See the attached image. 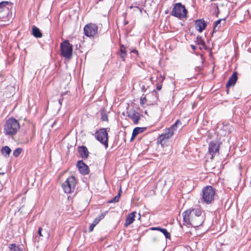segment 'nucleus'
Segmentation results:
<instances>
[{
	"label": "nucleus",
	"mask_w": 251,
	"mask_h": 251,
	"mask_svg": "<svg viewBox=\"0 0 251 251\" xmlns=\"http://www.w3.org/2000/svg\"><path fill=\"white\" fill-rule=\"evenodd\" d=\"M20 128V124L17 120L9 118L6 121L4 125V133L6 135L13 136L17 133Z\"/></svg>",
	"instance_id": "nucleus-1"
},
{
	"label": "nucleus",
	"mask_w": 251,
	"mask_h": 251,
	"mask_svg": "<svg viewBox=\"0 0 251 251\" xmlns=\"http://www.w3.org/2000/svg\"><path fill=\"white\" fill-rule=\"evenodd\" d=\"M181 125V122L179 120H177L174 124L170 127L165 129V131L158 137L157 142L163 146L166 141L174 135L175 131L177 129V126Z\"/></svg>",
	"instance_id": "nucleus-2"
},
{
	"label": "nucleus",
	"mask_w": 251,
	"mask_h": 251,
	"mask_svg": "<svg viewBox=\"0 0 251 251\" xmlns=\"http://www.w3.org/2000/svg\"><path fill=\"white\" fill-rule=\"evenodd\" d=\"M187 10L184 5L181 3H176L171 12V15L180 19L186 18L187 16Z\"/></svg>",
	"instance_id": "nucleus-3"
},
{
	"label": "nucleus",
	"mask_w": 251,
	"mask_h": 251,
	"mask_svg": "<svg viewBox=\"0 0 251 251\" xmlns=\"http://www.w3.org/2000/svg\"><path fill=\"white\" fill-rule=\"evenodd\" d=\"M215 191L211 186H207L202 190V201L206 204H210L214 199Z\"/></svg>",
	"instance_id": "nucleus-4"
},
{
	"label": "nucleus",
	"mask_w": 251,
	"mask_h": 251,
	"mask_svg": "<svg viewBox=\"0 0 251 251\" xmlns=\"http://www.w3.org/2000/svg\"><path fill=\"white\" fill-rule=\"evenodd\" d=\"M61 54L64 58L70 59L72 56L73 45L68 40L60 44Z\"/></svg>",
	"instance_id": "nucleus-5"
},
{
	"label": "nucleus",
	"mask_w": 251,
	"mask_h": 251,
	"mask_svg": "<svg viewBox=\"0 0 251 251\" xmlns=\"http://www.w3.org/2000/svg\"><path fill=\"white\" fill-rule=\"evenodd\" d=\"M95 138L100 143L104 145L105 147L107 148L108 146V136L106 128H101L99 130L96 131L94 134Z\"/></svg>",
	"instance_id": "nucleus-6"
},
{
	"label": "nucleus",
	"mask_w": 251,
	"mask_h": 251,
	"mask_svg": "<svg viewBox=\"0 0 251 251\" xmlns=\"http://www.w3.org/2000/svg\"><path fill=\"white\" fill-rule=\"evenodd\" d=\"M76 183L75 176H70L62 183V187L65 193L69 194L73 192Z\"/></svg>",
	"instance_id": "nucleus-7"
},
{
	"label": "nucleus",
	"mask_w": 251,
	"mask_h": 251,
	"mask_svg": "<svg viewBox=\"0 0 251 251\" xmlns=\"http://www.w3.org/2000/svg\"><path fill=\"white\" fill-rule=\"evenodd\" d=\"M191 210L192 221L193 226H199L202 224V219L201 217V211L200 209H189Z\"/></svg>",
	"instance_id": "nucleus-8"
},
{
	"label": "nucleus",
	"mask_w": 251,
	"mask_h": 251,
	"mask_svg": "<svg viewBox=\"0 0 251 251\" xmlns=\"http://www.w3.org/2000/svg\"><path fill=\"white\" fill-rule=\"evenodd\" d=\"M83 30L86 36L94 38L98 33V26L95 24L89 23L84 26Z\"/></svg>",
	"instance_id": "nucleus-9"
},
{
	"label": "nucleus",
	"mask_w": 251,
	"mask_h": 251,
	"mask_svg": "<svg viewBox=\"0 0 251 251\" xmlns=\"http://www.w3.org/2000/svg\"><path fill=\"white\" fill-rule=\"evenodd\" d=\"M12 5V3L7 1L0 2V19L4 18L8 16Z\"/></svg>",
	"instance_id": "nucleus-10"
},
{
	"label": "nucleus",
	"mask_w": 251,
	"mask_h": 251,
	"mask_svg": "<svg viewBox=\"0 0 251 251\" xmlns=\"http://www.w3.org/2000/svg\"><path fill=\"white\" fill-rule=\"evenodd\" d=\"M208 152L211 155V159H212L215 156L219 153V144L216 142H211L209 144Z\"/></svg>",
	"instance_id": "nucleus-11"
},
{
	"label": "nucleus",
	"mask_w": 251,
	"mask_h": 251,
	"mask_svg": "<svg viewBox=\"0 0 251 251\" xmlns=\"http://www.w3.org/2000/svg\"><path fill=\"white\" fill-rule=\"evenodd\" d=\"M127 114L128 117L132 121L134 124H138L141 118V115L138 112L132 109L128 111Z\"/></svg>",
	"instance_id": "nucleus-12"
},
{
	"label": "nucleus",
	"mask_w": 251,
	"mask_h": 251,
	"mask_svg": "<svg viewBox=\"0 0 251 251\" xmlns=\"http://www.w3.org/2000/svg\"><path fill=\"white\" fill-rule=\"evenodd\" d=\"M79 172L84 175L89 173V169L88 166L86 165L82 160H79L77 162L76 165Z\"/></svg>",
	"instance_id": "nucleus-13"
},
{
	"label": "nucleus",
	"mask_w": 251,
	"mask_h": 251,
	"mask_svg": "<svg viewBox=\"0 0 251 251\" xmlns=\"http://www.w3.org/2000/svg\"><path fill=\"white\" fill-rule=\"evenodd\" d=\"M191 212L190 210L187 209L183 213V221L185 224L193 226Z\"/></svg>",
	"instance_id": "nucleus-14"
},
{
	"label": "nucleus",
	"mask_w": 251,
	"mask_h": 251,
	"mask_svg": "<svg viewBox=\"0 0 251 251\" xmlns=\"http://www.w3.org/2000/svg\"><path fill=\"white\" fill-rule=\"evenodd\" d=\"M195 25L196 29L200 32L205 29L206 26V24L203 19L197 20L195 21Z\"/></svg>",
	"instance_id": "nucleus-15"
},
{
	"label": "nucleus",
	"mask_w": 251,
	"mask_h": 251,
	"mask_svg": "<svg viewBox=\"0 0 251 251\" xmlns=\"http://www.w3.org/2000/svg\"><path fill=\"white\" fill-rule=\"evenodd\" d=\"M77 150L80 155L83 159H85L88 158L89 152L87 148L85 146H79L77 148Z\"/></svg>",
	"instance_id": "nucleus-16"
},
{
	"label": "nucleus",
	"mask_w": 251,
	"mask_h": 251,
	"mask_svg": "<svg viewBox=\"0 0 251 251\" xmlns=\"http://www.w3.org/2000/svg\"><path fill=\"white\" fill-rule=\"evenodd\" d=\"M237 80V74L236 72L233 73L232 75L229 77L227 82L226 84V88H228L231 86H234Z\"/></svg>",
	"instance_id": "nucleus-17"
},
{
	"label": "nucleus",
	"mask_w": 251,
	"mask_h": 251,
	"mask_svg": "<svg viewBox=\"0 0 251 251\" xmlns=\"http://www.w3.org/2000/svg\"><path fill=\"white\" fill-rule=\"evenodd\" d=\"M136 212H133L127 215L126 218L124 226L127 227L128 226L131 224L135 220Z\"/></svg>",
	"instance_id": "nucleus-18"
},
{
	"label": "nucleus",
	"mask_w": 251,
	"mask_h": 251,
	"mask_svg": "<svg viewBox=\"0 0 251 251\" xmlns=\"http://www.w3.org/2000/svg\"><path fill=\"white\" fill-rule=\"evenodd\" d=\"M152 230H158L161 231L165 236L166 238L170 239L171 238L170 233L168 232L167 230L165 228H162L160 227H153L151 228Z\"/></svg>",
	"instance_id": "nucleus-19"
},
{
	"label": "nucleus",
	"mask_w": 251,
	"mask_h": 251,
	"mask_svg": "<svg viewBox=\"0 0 251 251\" xmlns=\"http://www.w3.org/2000/svg\"><path fill=\"white\" fill-rule=\"evenodd\" d=\"M11 152V149L7 146H5L1 148V153L6 158L9 157Z\"/></svg>",
	"instance_id": "nucleus-20"
},
{
	"label": "nucleus",
	"mask_w": 251,
	"mask_h": 251,
	"mask_svg": "<svg viewBox=\"0 0 251 251\" xmlns=\"http://www.w3.org/2000/svg\"><path fill=\"white\" fill-rule=\"evenodd\" d=\"M32 34L36 38H41L42 36V34L39 28L35 26H33L32 29Z\"/></svg>",
	"instance_id": "nucleus-21"
},
{
	"label": "nucleus",
	"mask_w": 251,
	"mask_h": 251,
	"mask_svg": "<svg viewBox=\"0 0 251 251\" xmlns=\"http://www.w3.org/2000/svg\"><path fill=\"white\" fill-rule=\"evenodd\" d=\"M126 55V47L124 45H121L120 46V56L123 61L125 60V57Z\"/></svg>",
	"instance_id": "nucleus-22"
},
{
	"label": "nucleus",
	"mask_w": 251,
	"mask_h": 251,
	"mask_svg": "<svg viewBox=\"0 0 251 251\" xmlns=\"http://www.w3.org/2000/svg\"><path fill=\"white\" fill-rule=\"evenodd\" d=\"M144 131V128L137 127H135L132 132V138H135L139 133H141Z\"/></svg>",
	"instance_id": "nucleus-23"
},
{
	"label": "nucleus",
	"mask_w": 251,
	"mask_h": 251,
	"mask_svg": "<svg viewBox=\"0 0 251 251\" xmlns=\"http://www.w3.org/2000/svg\"><path fill=\"white\" fill-rule=\"evenodd\" d=\"M225 19H219L214 23L213 32H217L221 27V23L222 21H225Z\"/></svg>",
	"instance_id": "nucleus-24"
},
{
	"label": "nucleus",
	"mask_w": 251,
	"mask_h": 251,
	"mask_svg": "<svg viewBox=\"0 0 251 251\" xmlns=\"http://www.w3.org/2000/svg\"><path fill=\"white\" fill-rule=\"evenodd\" d=\"M122 193L121 187H120L119 193L114 198L109 201L108 203H113L118 202Z\"/></svg>",
	"instance_id": "nucleus-25"
},
{
	"label": "nucleus",
	"mask_w": 251,
	"mask_h": 251,
	"mask_svg": "<svg viewBox=\"0 0 251 251\" xmlns=\"http://www.w3.org/2000/svg\"><path fill=\"white\" fill-rule=\"evenodd\" d=\"M9 248L11 251H23L19 246L16 245L15 244H11L9 245Z\"/></svg>",
	"instance_id": "nucleus-26"
},
{
	"label": "nucleus",
	"mask_w": 251,
	"mask_h": 251,
	"mask_svg": "<svg viewBox=\"0 0 251 251\" xmlns=\"http://www.w3.org/2000/svg\"><path fill=\"white\" fill-rule=\"evenodd\" d=\"M195 42L196 44L199 45H201V46H204L205 45V42L201 36H198Z\"/></svg>",
	"instance_id": "nucleus-27"
},
{
	"label": "nucleus",
	"mask_w": 251,
	"mask_h": 251,
	"mask_svg": "<svg viewBox=\"0 0 251 251\" xmlns=\"http://www.w3.org/2000/svg\"><path fill=\"white\" fill-rule=\"evenodd\" d=\"M22 149L18 148L15 150L13 151V154L15 157H18L22 151Z\"/></svg>",
	"instance_id": "nucleus-28"
},
{
	"label": "nucleus",
	"mask_w": 251,
	"mask_h": 251,
	"mask_svg": "<svg viewBox=\"0 0 251 251\" xmlns=\"http://www.w3.org/2000/svg\"><path fill=\"white\" fill-rule=\"evenodd\" d=\"M101 120L102 121H108V116L105 113L102 112L101 114Z\"/></svg>",
	"instance_id": "nucleus-29"
},
{
	"label": "nucleus",
	"mask_w": 251,
	"mask_h": 251,
	"mask_svg": "<svg viewBox=\"0 0 251 251\" xmlns=\"http://www.w3.org/2000/svg\"><path fill=\"white\" fill-rule=\"evenodd\" d=\"M146 98L145 97H141L140 100V103L141 105H143L146 101Z\"/></svg>",
	"instance_id": "nucleus-30"
},
{
	"label": "nucleus",
	"mask_w": 251,
	"mask_h": 251,
	"mask_svg": "<svg viewBox=\"0 0 251 251\" xmlns=\"http://www.w3.org/2000/svg\"><path fill=\"white\" fill-rule=\"evenodd\" d=\"M129 8L130 9H132L133 8H135V9H138L139 10V11H140V13L141 14H142V10L141 8H140V7H139L138 6H133V5H131Z\"/></svg>",
	"instance_id": "nucleus-31"
},
{
	"label": "nucleus",
	"mask_w": 251,
	"mask_h": 251,
	"mask_svg": "<svg viewBox=\"0 0 251 251\" xmlns=\"http://www.w3.org/2000/svg\"><path fill=\"white\" fill-rule=\"evenodd\" d=\"M96 226V225H95L94 223H92L89 226V231H90V232L92 231L94 229V227Z\"/></svg>",
	"instance_id": "nucleus-32"
},
{
	"label": "nucleus",
	"mask_w": 251,
	"mask_h": 251,
	"mask_svg": "<svg viewBox=\"0 0 251 251\" xmlns=\"http://www.w3.org/2000/svg\"><path fill=\"white\" fill-rule=\"evenodd\" d=\"M105 215V213H102L97 218L98 219H100V221L101 219H102L104 217Z\"/></svg>",
	"instance_id": "nucleus-33"
},
{
	"label": "nucleus",
	"mask_w": 251,
	"mask_h": 251,
	"mask_svg": "<svg viewBox=\"0 0 251 251\" xmlns=\"http://www.w3.org/2000/svg\"><path fill=\"white\" fill-rule=\"evenodd\" d=\"M100 220V219H98L97 217L95 218V219L94 220L93 223H94L95 225H97L99 222Z\"/></svg>",
	"instance_id": "nucleus-34"
},
{
	"label": "nucleus",
	"mask_w": 251,
	"mask_h": 251,
	"mask_svg": "<svg viewBox=\"0 0 251 251\" xmlns=\"http://www.w3.org/2000/svg\"><path fill=\"white\" fill-rule=\"evenodd\" d=\"M162 85L161 84L157 83L156 84V89L157 90H160L162 88Z\"/></svg>",
	"instance_id": "nucleus-35"
},
{
	"label": "nucleus",
	"mask_w": 251,
	"mask_h": 251,
	"mask_svg": "<svg viewBox=\"0 0 251 251\" xmlns=\"http://www.w3.org/2000/svg\"><path fill=\"white\" fill-rule=\"evenodd\" d=\"M42 227H39V229H38V233L39 235V236H41V237H43V234H42Z\"/></svg>",
	"instance_id": "nucleus-36"
},
{
	"label": "nucleus",
	"mask_w": 251,
	"mask_h": 251,
	"mask_svg": "<svg viewBox=\"0 0 251 251\" xmlns=\"http://www.w3.org/2000/svg\"><path fill=\"white\" fill-rule=\"evenodd\" d=\"M191 47L193 49V50H196V46L193 45H191Z\"/></svg>",
	"instance_id": "nucleus-37"
},
{
	"label": "nucleus",
	"mask_w": 251,
	"mask_h": 251,
	"mask_svg": "<svg viewBox=\"0 0 251 251\" xmlns=\"http://www.w3.org/2000/svg\"><path fill=\"white\" fill-rule=\"evenodd\" d=\"M131 52L134 53H136L137 54H138V51L136 50H133Z\"/></svg>",
	"instance_id": "nucleus-38"
},
{
	"label": "nucleus",
	"mask_w": 251,
	"mask_h": 251,
	"mask_svg": "<svg viewBox=\"0 0 251 251\" xmlns=\"http://www.w3.org/2000/svg\"><path fill=\"white\" fill-rule=\"evenodd\" d=\"M62 101H63V99H59V100H58L59 103L60 104V105H61V104H62Z\"/></svg>",
	"instance_id": "nucleus-39"
},
{
	"label": "nucleus",
	"mask_w": 251,
	"mask_h": 251,
	"mask_svg": "<svg viewBox=\"0 0 251 251\" xmlns=\"http://www.w3.org/2000/svg\"><path fill=\"white\" fill-rule=\"evenodd\" d=\"M164 77L162 76H160V78H159V81H163L164 80Z\"/></svg>",
	"instance_id": "nucleus-40"
},
{
	"label": "nucleus",
	"mask_w": 251,
	"mask_h": 251,
	"mask_svg": "<svg viewBox=\"0 0 251 251\" xmlns=\"http://www.w3.org/2000/svg\"><path fill=\"white\" fill-rule=\"evenodd\" d=\"M193 219H197V218H196V217H195V216H194V217H193Z\"/></svg>",
	"instance_id": "nucleus-41"
}]
</instances>
